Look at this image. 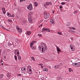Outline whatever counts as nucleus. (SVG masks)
Masks as SVG:
<instances>
[{"instance_id":"f257e3e1","label":"nucleus","mask_w":80,"mask_h":80,"mask_svg":"<svg viewBox=\"0 0 80 80\" xmlns=\"http://www.w3.org/2000/svg\"><path fill=\"white\" fill-rule=\"evenodd\" d=\"M32 15L33 12H30L28 15V20L30 23H34V20L32 19Z\"/></svg>"},{"instance_id":"0e129e2a","label":"nucleus","mask_w":80,"mask_h":80,"mask_svg":"<svg viewBox=\"0 0 80 80\" xmlns=\"http://www.w3.org/2000/svg\"><path fill=\"white\" fill-rule=\"evenodd\" d=\"M24 1H26V0H23Z\"/></svg>"},{"instance_id":"6e6d98bb","label":"nucleus","mask_w":80,"mask_h":80,"mask_svg":"<svg viewBox=\"0 0 80 80\" xmlns=\"http://www.w3.org/2000/svg\"><path fill=\"white\" fill-rule=\"evenodd\" d=\"M2 50H0V53H1V52H2Z\"/></svg>"},{"instance_id":"2eb2a0df","label":"nucleus","mask_w":80,"mask_h":80,"mask_svg":"<svg viewBox=\"0 0 80 80\" xmlns=\"http://www.w3.org/2000/svg\"><path fill=\"white\" fill-rule=\"evenodd\" d=\"M34 4L35 7H37V6H38V2H34Z\"/></svg>"},{"instance_id":"864d4df0","label":"nucleus","mask_w":80,"mask_h":80,"mask_svg":"<svg viewBox=\"0 0 80 80\" xmlns=\"http://www.w3.org/2000/svg\"><path fill=\"white\" fill-rule=\"evenodd\" d=\"M52 2H49V4H50V5H52Z\"/></svg>"},{"instance_id":"dca6fc26","label":"nucleus","mask_w":80,"mask_h":80,"mask_svg":"<svg viewBox=\"0 0 80 80\" xmlns=\"http://www.w3.org/2000/svg\"><path fill=\"white\" fill-rule=\"evenodd\" d=\"M60 67V65H56L55 66H54V68H59Z\"/></svg>"},{"instance_id":"680f3d73","label":"nucleus","mask_w":80,"mask_h":80,"mask_svg":"<svg viewBox=\"0 0 80 80\" xmlns=\"http://www.w3.org/2000/svg\"><path fill=\"white\" fill-rule=\"evenodd\" d=\"M40 65H42V64H40Z\"/></svg>"},{"instance_id":"bb28decb","label":"nucleus","mask_w":80,"mask_h":80,"mask_svg":"<svg viewBox=\"0 0 80 80\" xmlns=\"http://www.w3.org/2000/svg\"><path fill=\"white\" fill-rule=\"evenodd\" d=\"M69 72H73V70L71 68H69Z\"/></svg>"},{"instance_id":"9b49d317","label":"nucleus","mask_w":80,"mask_h":80,"mask_svg":"<svg viewBox=\"0 0 80 80\" xmlns=\"http://www.w3.org/2000/svg\"><path fill=\"white\" fill-rule=\"evenodd\" d=\"M18 31L19 32V33H21L22 32V29L21 28H17Z\"/></svg>"},{"instance_id":"0eeeda50","label":"nucleus","mask_w":80,"mask_h":80,"mask_svg":"<svg viewBox=\"0 0 80 80\" xmlns=\"http://www.w3.org/2000/svg\"><path fill=\"white\" fill-rule=\"evenodd\" d=\"M36 43V41H33L30 44V47H32V46H33V44H34V43Z\"/></svg>"},{"instance_id":"aec40b11","label":"nucleus","mask_w":80,"mask_h":80,"mask_svg":"<svg viewBox=\"0 0 80 80\" xmlns=\"http://www.w3.org/2000/svg\"><path fill=\"white\" fill-rule=\"evenodd\" d=\"M45 31H46V28H42V32H44Z\"/></svg>"},{"instance_id":"b1692460","label":"nucleus","mask_w":80,"mask_h":80,"mask_svg":"<svg viewBox=\"0 0 80 80\" xmlns=\"http://www.w3.org/2000/svg\"><path fill=\"white\" fill-rule=\"evenodd\" d=\"M7 15L8 17H11V14L8 12V13H7Z\"/></svg>"},{"instance_id":"f03ea898","label":"nucleus","mask_w":80,"mask_h":80,"mask_svg":"<svg viewBox=\"0 0 80 80\" xmlns=\"http://www.w3.org/2000/svg\"><path fill=\"white\" fill-rule=\"evenodd\" d=\"M46 50H47V45L45 44L44 46H42L40 48V51L41 52H42V53H45V52Z\"/></svg>"},{"instance_id":"4c0bfd02","label":"nucleus","mask_w":80,"mask_h":80,"mask_svg":"<svg viewBox=\"0 0 80 80\" xmlns=\"http://www.w3.org/2000/svg\"><path fill=\"white\" fill-rule=\"evenodd\" d=\"M58 34L59 35H62V33L58 32Z\"/></svg>"},{"instance_id":"7ed1b4c3","label":"nucleus","mask_w":80,"mask_h":80,"mask_svg":"<svg viewBox=\"0 0 80 80\" xmlns=\"http://www.w3.org/2000/svg\"><path fill=\"white\" fill-rule=\"evenodd\" d=\"M72 65L76 67H80V62L73 63Z\"/></svg>"},{"instance_id":"f8f14e48","label":"nucleus","mask_w":80,"mask_h":80,"mask_svg":"<svg viewBox=\"0 0 80 80\" xmlns=\"http://www.w3.org/2000/svg\"><path fill=\"white\" fill-rule=\"evenodd\" d=\"M56 48L57 51L58 52V53L59 52H61V50L60 49V48H59V47H58L57 46H56Z\"/></svg>"},{"instance_id":"6e6552de","label":"nucleus","mask_w":80,"mask_h":80,"mask_svg":"<svg viewBox=\"0 0 80 80\" xmlns=\"http://www.w3.org/2000/svg\"><path fill=\"white\" fill-rule=\"evenodd\" d=\"M13 43L12 41H9L8 42V46H11V45H12V44H13Z\"/></svg>"},{"instance_id":"39448f33","label":"nucleus","mask_w":80,"mask_h":80,"mask_svg":"<svg viewBox=\"0 0 80 80\" xmlns=\"http://www.w3.org/2000/svg\"><path fill=\"white\" fill-rule=\"evenodd\" d=\"M50 17V13H45L44 15V17L45 19H48Z\"/></svg>"},{"instance_id":"72a5a7b5","label":"nucleus","mask_w":80,"mask_h":80,"mask_svg":"<svg viewBox=\"0 0 80 80\" xmlns=\"http://www.w3.org/2000/svg\"><path fill=\"white\" fill-rule=\"evenodd\" d=\"M71 29H72V30H76V29L74 27L71 28Z\"/></svg>"},{"instance_id":"5701e85b","label":"nucleus","mask_w":80,"mask_h":80,"mask_svg":"<svg viewBox=\"0 0 80 80\" xmlns=\"http://www.w3.org/2000/svg\"><path fill=\"white\" fill-rule=\"evenodd\" d=\"M50 29H48V28H46V32H50Z\"/></svg>"},{"instance_id":"a878e982","label":"nucleus","mask_w":80,"mask_h":80,"mask_svg":"<svg viewBox=\"0 0 80 80\" xmlns=\"http://www.w3.org/2000/svg\"><path fill=\"white\" fill-rule=\"evenodd\" d=\"M29 71H30V73L31 74H32V73H33V71H32V70L31 69H30L29 70Z\"/></svg>"},{"instance_id":"3c124183","label":"nucleus","mask_w":80,"mask_h":80,"mask_svg":"<svg viewBox=\"0 0 80 80\" xmlns=\"http://www.w3.org/2000/svg\"><path fill=\"white\" fill-rule=\"evenodd\" d=\"M22 2L23 1V0H20V2L21 3L22 2Z\"/></svg>"},{"instance_id":"9d476101","label":"nucleus","mask_w":80,"mask_h":80,"mask_svg":"<svg viewBox=\"0 0 80 80\" xmlns=\"http://www.w3.org/2000/svg\"><path fill=\"white\" fill-rule=\"evenodd\" d=\"M50 22L51 23L53 24V23H55V21L54 20V19H51L50 20Z\"/></svg>"},{"instance_id":"c756f323","label":"nucleus","mask_w":80,"mask_h":80,"mask_svg":"<svg viewBox=\"0 0 80 80\" xmlns=\"http://www.w3.org/2000/svg\"><path fill=\"white\" fill-rule=\"evenodd\" d=\"M43 6L44 7H45L46 8H47V4H45L43 5Z\"/></svg>"},{"instance_id":"49530a36","label":"nucleus","mask_w":80,"mask_h":80,"mask_svg":"<svg viewBox=\"0 0 80 80\" xmlns=\"http://www.w3.org/2000/svg\"><path fill=\"white\" fill-rule=\"evenodd\" d=\"M18 76H19V77H21L22 76V74H18Z\"/></svg>"},{"instance_id":"a211bd4d","label":"nucleus","mask_w":80,"mask_h":80,"mask_svg":"<svg viewBox=\"0 0 80 80\" xmlns=\"http://www.w3.org/2000/svg\"><path fill=\"white\" fill-rule=\"evenodd\" d=\"M30 69H32V68L30 65H29L27 67V70H30Z\"/></svg>"},{"instance_id":"69168bd1","label":"nucleus","mask_w":80,"mask_h":80,"mask_svg":"<svg viewBox=\"0 0 80 80\" xmlns=\"http://www.w3.org/2000/svg\"><path fill=\"white\" fill-rule=\"evenodd\" d=\"M25 23H26V22H25V21H24Z\"/></svg>"},{"instance_id":"4be33fe9","label":"nucleus","mask_w":80,"mask_h":80,"mask_svg":"<svg viewBox=\"0 0 80 80\" xmlns=\"http://www.w3.org/2000/svg\"><path fill=\"white\" fill-rule=\"evenodd\" d=\"M22 70V71H25L26 70V69H25V68H21Z\"/></svg>"},{"instance_id":"2f4dec72","label":"nucleus","mask_w":80,"mask_h":80,"mask_svg":"<svg viewBox=\"0 0 80 80\" xmlns=\"http://www.w3.org/2000/svg\"><path fill=\"white\" fill-rule=\"evenodd\" d=\"M46 5H47V6L50 5V2H47L46 3Z\"/></svg>"},{"instance_id":"79ce46f5","label":"nucleus","mask_w":80,"mask_h":80,"mask_svg":"<svg viewBox=\"0 0 80 80\" xmlns=\"http://www.w3.org/2000/svg\"><path fill=\"white\" fill-rule=\"evenodd\" d=\"M40 48H41V47H40V45H39L38 47V49L39 50H40Z\"/></svg>"},{"instance_id":"c03bdc74","label":"nucleus","mask_w":80,"mask_h":80,"mask_svg":"<svg viewBox=\"0 0 80 80\" xmlns=\"http://www.w3.org/2000/svg\"><path fill=\"white\" fill-rule=\"evenodd\" d=\"M2 12H3V13H4V14H5V13H6V11H3Z\"/></svg>"},{"instance_id":"7c9ffc66","label":"nucleus","mask_w":80,"mask_h":80,"mask_svg":"<svg viewBox=\"0 0 80 80\" xmlns=\"http://www.w3.org/2000/svg\"><path fill=\"white\" fill-rule=\"evenodd\" d=\"M14 59H15V60H17V57L15 55L14 56Z\"/></svg>"},{"instance_id":"f704fd0d","label":"nucleus","mask_w":80,"mask_h":80,"mask_svg":"<svg viewBox=\"0 0 80 80\" xmlns=\"http://www.w3.org/2000/svg\"><path fill=\"white\" fill-rule=\"evenodd\" d=\"M2 11H5V8H2Z\"/></svg>"},{"instance_id":"423d86ee","label":"nucleus","mask_w":80,"mask_h":80,"mask_svg":"<svg viewBox=\"0 0 80 80\" xmlns=\"http://www.w3.org/2000/svg\"><path fill=\"white\" fill-rule=\"evenodd\" d=\"M15 55H17L20 54V52L17 49H16L14 51Z\"/></svg>"},{"instance_id":"1a4fd4ad","label":"nucleus","mask_w":80,"mask_h":80,"mask_svg":"<svg viewBox=\"0 0 80 80\" xmlns=\"http://www.w3.org/2000/svg\"><path fill=\"white\" fill-rule=\"evenodd\" d=\"M70 48L71 49L72 51H74L75 50V49H73V45H70Z\"/></svg>"},{"instance_id":"e433bc0d","label":"nucleus","mask_w":80,"mask_h":80,"mask_svg":"<svg viewBox=\"0 0 80 80\" xmlns=\"http://www.w3.org/2000/svg\"><path fill=\"white\" fill-rule=\"evenodd\" d=\"M62 8H63V6H62L61 5L59 6V9H62Z\"/></svg>"},{"instance_id":"c85d7f7f","label":"nucleus","mask_w":80,"mask_h":80,"mask_svg":"<svg viewBox=\"0 0 80 80\" xmlns=\"http://www.w3.org/2000/svg\"><path fill=\"white\" fill-rule=\"evenodd\" d=\"M2 77H3V74H0V78H2Z\"/></svg>"},{"instance_id":"a19ab883","label":"nucleus","mask_w":80,"mask_h":80,"mask_svg":"<svg viewBox=\"0 0 80 80\" xmlns=\"http://www.w3.org/2000/svg\"><path fill=\"white\" fill-rule=\"evenodd\" d=\"M17 45V44H16V43H15V44H13V46L14 47H15Z\"/></svg>"},{"instance_id":"09e8293b","label":"nucleus","mask_w":80,"mask_h":80,"mask_svg":"<svg viewBox=\"0 0 80 80\" xmlns=\"http://www.w3.org/2000/svg\"><path fill=\"white\" fill-rule=\"evenodd\" d=\"M2 28H3V29H4V30H6V28H4V27H2Z\"/></svg>"},{"instance_id":"37998d69","label":"nucleus","mask_w":80,"mask_h":80,"mask_svg":"<svg viewBox=\"0 0 80 80\" xmlns=\"http://www.w3.org/2000/svg\"><path fill=\"white\" fill-rule=\"evenodd\" d=\"M8 21L9 22H12V20L10 19H8Z\"/></svg>"},{"instance_id":"8fccbe9b","label":"nucleus","mask_w":80,"mask_h":80,"mask_svg":"<svg viewBox=\"0 0 80 80\" xmlns=\"http://www.w3.org/2000/svg\"><path fill=\"white\" fill-rule=\"evenodd\" d=\"M70 39H71V40H73V38L72 37V38H71Z\"/></svg>"},{"instance_id":"cd10ccee","label":"nucleus","mask_w":80,"mask_h":80,"mask_svg":"<svg viewBox=\"0 0 80 80\" xmlns=\"http://www.w3.org/2000/svg\"><path fill=\"white\" fill-rule=\"evenodd\" d=\"M31 48L33 50H35L36 49V47L34 46V47H31Z\"/></svg>"},{"instance_id":"6ab92c4d","label":"nucleus","mask_w":80,"mask_h":80,"mask_svg":"<svg viewBox=\"0 0 80 80\" xmlns=\"http://www.w3.org/2000/svg\"><path fill=\"white\" fill-rule=\"evenodd\" d=\"M70 22H69L67 23V24H66V26H67V27H68V26H70Z\"/></svg>"},{"instance_id":"58836bf2","label":"nucleus","mask_w":80,"mask_h":80,"mask_svg":"<svg viewBox=\"0 0 80 80\" xmlns=\"http://www.w3.org/2000/svg\"><path fill=\"white\" fill-rule=\"evenodd\" d=\"M38 37H42V34H38Z\"/></svg>"},{"instance_id":"4468645a","label":"nucleus","mask_w":80,"mask_h":80,"mask_svg":"<svg viewBox=\"0 0 80 80\" xmlns=\"http://www.w3.org/2000/svg\"><path fill=\"white\" fill-rule=\"evenodd\" d=\"M17 56L18 57V60H20L22 59V57L20 56V54L17 55Z\"/></svg>"},{"instance_id":"ddd939ff","label":"nucleus","mask_w":80,"mask_h":80,"mask_svg":"<svg viewBox=\"0 0 80 80\" xmlns=\"http://www.w3.org/2000/svg\"><path fill=\"white\" fill-rule=\"evenodd\" d=\"M26 35H30L31 34V31H28L26 33Z\"/></svg>"},{"instance_id":"ea45409f","label":"nucleus","mask_w":80,"mask_h":80,"mask_svg":"<svg viewBox=\"0 0 80 80\" xmlns=\"http://www.w3.org/2000/svg\"><path fill=\"white\" fill-rule=\"evenodd\" d=\"M61 4L62 5H65V3L64 2H62L61 3Z\"/></svg>"},{"instance_id":"a18cd8bd","label":"nucleus","mask_w":80,"mask_h":80,"mask_svg":"<svg viewBox=\"0 0 80 80\" xmlns=\"http://www.w3.org/2000/svg\"><path fill=\"white\" fill-rule=\"evenodd\" d=\"M61 12H63V11H64V10L63 9H61L60 10Z\"/></svg>"},{"instance_id":"338daca9","label":"nucleus","mask_w":80,"mask_h":80,"mask_svg":"<svg viewBox=\"0 0 80 80\" xmlns=\"http://www.w3.org/2000/svg\"><path fill=\"white\" fill-rule=\"evenodd\" d=\"M65 11H64V12H65Z\"/></svg>"},{"instance_id":"412c9836","label":"nucleus","mask_w":80,"mask_h":80,"mask_svg":"<svg viewBox=\"0 0 80 80\" xmlns=\"http://www.w3.org/2000/svg\"><path fill=\"white\" fill-rule=\"evenodd\" d=\"M43 71L44 72H48V69L46 68H44L43 70Z\"/></svg>"},{"instance_id":"5fc2aeb1","label":"nucleus","mask_w":80,"mask_h":80,"mask_svg":"<svg viewBox=\"0 0 80 80\" xmlns=\"http://www.w3.org/2000/svg\"><path fill=\"white\" fill-rule=\"evenodd\" d=\"M43 42H41V45H42V44H43Z\"/></svg>"},{"instance_id":"f3484780","label":"nucleus","mask_w":80,"mask_h":80,"mask_svg":"<svg viewBox=\"0 0 80 80\" xmlns=\"http://www.w3.org/2000/svg\"><path fill=\"white\" fill-rule=\"evenodd\" d=\"M7 77H11V74L10 73H8L7 74Z\"/></svg>"},{"instance_id":"de8ad7c7","label":"nucleus","mask_w":80,"mask_h":80,"mask_svg":"<svg viewBox=\"0 0 80 80\" xmlns=\"http://www.w3.org/2000/svg\"><path fill=\"white\" fill-rule=\"evenodd\" d=\"M2 28H3V29H4V30H6V28H4V27H2Z\"/></svg>"},{"instance_id":"4d7b16f0","label":"nucleus","mask_w":80,"mask_h":80,"mask_svg":"<svg viewBox=\"0 0 80 80\" xmlns=\"http://www.w3.org/2000/svg\"><path fill=\"white\" fill-rule=\"evenodd\" d=\"M1 65H3V63H2Z\"/></svg>"},{"instance_id":"e2e57ef3","label":"nucleus","mask_w":80,"mask_h":80,"mask_svg":"<svg viewBox=\"0 0 80 80\" xmlns=\"http://www.w3.org/2000/svg\"><path fill=\"white\" fill-rule=\"evenodd\" d=\"M2 61H1V62L2 63Z\"/></svg>"},{"instance_id":"20e7f679","label":"nucleus","mask_w":80,"mask_h":80,"mask_svg":"<svg viewBox=\"0 0 80 80\" xmlns=\"http://www.w3.org/2000/svg\"><path fill=\"white\" fill-rule=\"evenodd\" d=\"M27 9L29 10H33V6L32 4H29L27 7Z\"/></svg>"},{"instance_id":"603ef678","label":"nucleus","mask_w":80,"mask_h":80,"mask_svg":"<svg viewBox=\"0 0 80 80\" xmlns=\"http://www.w3.org/2000/svg\"><path fill=\"white\" fill-rule=\"evenodd\" d=\"M42 25H42V24H41V25H40V26H39V27H40V26H41V27H42Z\"/></svg>"},{"instance_id":"c9c22d12","label":"nucleus","mask_w":80,"mask_h":80,"mask_svg":"<svg viewBox=\"0 0 80 80\" xmlns=\"http://www.w3.org/2000/svg\"><path fill=\"white\" fill-rule=\"evenodd\" d=\"M15 17V15L14 14H12V15L11 16V17Z\"/></svg>"},{"instance_id":"13d9d810","label":"nucleus","mask_w":80,"mask_h":80,"mask_svg":"<svg viewBox=\"0 0 80 80\" xmlns=\"http://www.w3.org/2000/svg\"><path fill=\"white\" fill-rule=\"evenodd\" d=\"M43 22V20H41V21L40 22Z\"/></svg>"},{"instance_id":"bf43d9fd","label":"nucleus","mask_w":80,"mask_h":80,"mask_svg":"<svg viewBox=\"0 0 80 80\" xmlns=\"http://www.w3.org/2000/svg\"><path fill=\"white\" fill-rule=\"evenodd\" d=\"M6 30H7V31H9V30H8V29H6Z\"/></svg>"},{"instance_id":"052dcab7","label":"nucleus","mask_w":80,"mask_h":80,"mask_svg":"<svg viewBox=\"0 0 80 80\" xmlns=\"http://www.w3.org/2000/svg\"><path fill=\"white\" fill-rule=\"evenodd\" d=\"M41 67H42V68H43V66H41Z\"/></svg>"},{"instance_id":"473e14b6","label":"nucleus","mask_w":80,"mask_h":80,"mask_svg":"<svg viewBox=\"0 0 80 80\" xmlns=\"http://www.w3.org/2000/svg\"><path fill=\"white\" fill-rule=\"evenodd\" d=\"M31 59H32V60H33L34 61H35V58L33 57H31Z\"/></svg>"},{"instance_id":"393cba45","label":"nucleus","mask_w":80,"mask_h":80,"mask_svg":"<svg viewBox=\"0 0 80 80\" xmlns=\"http://www.w3.org/2000/svg\"><path fill=\"white\" fill-rule=\"evenodd\" d=\"M78 10H77L75 11H74L73 12L74 14H76V13H77V12H78Z\"/></svg>"}]
</instances>
